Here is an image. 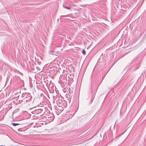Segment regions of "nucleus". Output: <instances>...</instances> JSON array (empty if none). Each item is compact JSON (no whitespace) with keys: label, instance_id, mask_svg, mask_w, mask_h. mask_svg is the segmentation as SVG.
<instances>
[{"label":"nucleus","instance_id":"aec40b11","mask_svg":"<svg viewBox=\"0 0 146 146\" xmlns=\"http://www.w3.org/2000/svg\"><path fill=\"white\" fill-rule=\"evenodd\" d=\"M46 95H47L46 93Z\"/></svg>","mask_w":146,"mask_h":146},{"label":"nucleus","instance_id":"20e7f679","mask_svg":"<svg viewBox=\"0 0 146 146\" xmlns=\"http://www.w3.org/2000/svg\"><path fill=\"white\" fill-rule=\"evenodd\" d=\"M28 96V97L26 98L22 99V101H23L25 103L30 102L32 99V97L30 94H29Z\"/></svg>","mask_w":146,"mask_h":146},{"label":"nucleus","instance_id":"dca6fc26","mask_svg":"<svg viewBox=\"0 0 146 146\" xmlns=\"http://www.w3.org/2000/svg\"><path fill=\"white\" fill-rule=\"evenodd\" d=\"M36 68L38 69V70L39 69V67H36Z\"/></svg>","mask_w":146,"mask_h":146},{"label":"nucleus","instance_id":"7ed1b4c3","mask_svg":"<svg viewBox=\"0 0 146 146\" xmlns=\"http://www.w3.org/2000/svg\"><path fill=\"white\" fill-rule=\"evenodd\" d=\"M42 75H39V74H36L35 75V79L36 80V84H37V82H39V81L38 80V79H39L40 78V77L41 78V82H42V80L43 79V80H44V83L45 82V78H44V76H43V78L42 77Z\"/></svg>","mask_w":146,"mask_h":146},{"label":"nucleus","instance_id":"9b49d317","mask_svg":"<svg viewBox=\"0 0 146 146\" xmlns=\"http://www.w3.org/2000/svg\"><path fill=\"white\" fill-rule=\"evenodd\" d=\"M94 96L93 97L92 96L91 98V102L90 103V104H91V103L92 102L93 100H94Z\"/></svg>","mask_w":146,"mask_h":146},{"label":"nucleus","instance_id":"f3484780","mask_svg":"<svg viewBox=\"0 0 146 146\" xmlns=\"http://www.w3.org/2000/svg\"><path fill=\"white\" fill-rule=\"evenodd\" d=\"M42 95H44V94H41V96H42Z\"/></svg>","mask_w":146,"mask_h":146},{"label":"nucleus","instance_id":"ddd939ff","mask_svg":"<svg viewBox=\"0 0 146 146\" xmlns=\"http://www.w3.org/2000/svg\"><path fill=\"white\" fill-rule=\"evenodd\" d=\"M82 53L84 54H85L86 53V51L84 50H83L82 51Z\"/></svg>","mask_w":146,"mask_h":146},{"label":"nucleus","instance_id":"f8f14e48","mask_svg":"<svg viewBox=\"0 0 146 146\" xmlns=\"http://www.w3.org/2000/svg\"><path fill=\"white\" fill-rule=\"evenodd\" d=\"M49 70H48L46 69V75H49L50 73L49 72Z\"/></svg>","mask_w":146,"mask_h":146},{"label":"nucleus","instance_id":"423d86ee","mask_svg":"<svg viewBox=\"0 0 146 146\" xmlns=\"http://www.w3.org/2000/svg\"><path fill=\"white\" fill-rule=\"evenodd\" d=\"M42 111V110L41 109H38L37 110H35L34 111L32 112V113L33 114H38L41 113Z\"/></svg>","mask_w":146,"mask_h":146},{"label":"nucleus","instance_id":"6e6552de","mask_svg":"<svg viewBox=\"0 0 146 146\" xmlns=\"http://www.w3.org/2000/svg\"><path fill=\"white\" fill-rule=\"evenodd\" d=\"M38 82H38L37 84H36L37 85L36 86L37 87V88H39V87H40L41 86V85H40L41 83H40Z\"/></svg>","mask_w":146,"mask_h":146},{"label":"nucleus","instance_id":"1a4fd4ad","mask_svg":"<svg viewBox=\"0 0 146 146\" xmlns=\"http://www.w3.org/2000/svg\"><path fill=\"white\" fill-rule=\"evenodd\" d=\"M64 7V8L68 9H71V8L69 6H63Z\"/></svg>","mask_w":146,"mask_h":146},{"label":"nucleus","instance_id":"f257e3e1","mask_svg":"<svg viewBox=\"0 0 146 146\" xmlns=\"http://www.w3.org/2000/svg\"><path fill=\"white\" fill-rule=\"evenodd\" d=\"M51 106L49 100L46 99V124L52 121L54 118V115L50 111L52 110Z\"/></svg>","mask_w":146,"mask_h":146},{"label":"nucleus","instance_id":"2eb2a0df","mask_svg":"<svg viewBox=\"0 0 146 146\" xmlns=\"http://www.w3.org/2000/svg\"><path fill=\"white\" fill-rule=\"evenodd\" d=\"M66 16H67L66 15H62V16H61V17H66Z\"/></svg>","mask_w":146,"mask_h":146},{"label":"nucleus","instance_id":"9d476101","mask_svg":"<svg viewBox=\"0 0 146 146\" xmlns=\"http://www.w3.org/2000/svg\"><path fill=\"white\" fill-rule=\"evenodd\" d=\"M13 125L14 126H16L17 125H20L19 124V123H12Z\"/></svg>","mask_w":146,"mask_h":146},{"label":"nucleus","instance_id":"4468645a","mask_svg":"<svg viewBox=\"0 0 146 146\" xmlns=\"http://www.w3.org/2000/svg\"><path fill=\"white\" fill-rule=\"evenodd\" d=\"M22 100H19V102L18 103H21V102H23V101H22Z\"/></svg>","mask_w":146,"mask_h":146},{"label":"nucleus","instance_id":"f03ea898","mask_svg":"<svg viewBox=\"0 0 146 146\" xmlns=\"http://www.w3.org/2000/svg\"><path fill=\"white\" fill-rule=\"evenodd\" d=\"M54 103H56L57 106H56L55 109L58 111V112H60L64 110V109L65 108V107L62 104V99L58 96H54Z\"/></svg>","mask_w":146,"mask_h":146},{"label":"nucleus","instance_id":"6ab92c4d","mask_svg":"<svg viewBox=\"0 0 146 146\" xmlns=\"http://www.w3.org/2000/svg\"><path fill=\"white\" fill-rule=\"evenodd\" d=\"M48 96V97L49 98H50L49 97V96H48H48Z\"/></svg>","mask_w":146,"mask_h":146},{"label":"nucleus","instance_id":"0eeeda50","mask_svg":"<svg viewBox=\"0 0 146 146\" xmlns=\"http://www.w3.org/2000/svg\"><path fill=\"white\" fill-rule=\"evenodd\" d=\"M29 94H30L28 93H23L22 94V97L23 99H25L28 97Z\"/></svg>","mask_w":146,"mask_h":146},{"label":"nucleus","instance_id":"a211bd4d","mask_svg":"<svg viewBox=\"0 0 146 146\" xmlns=\"http://www.w3.org/2000/svg\"><path fill=\"white\" fill-rule=\"evenodd\" d=\"M48 78V76H46V79H47Z\"/></svg>","mask_w":146,"mask_h":146},{"label":"nucleus","instance_id":"39448f33","mask_svg":"<svg viewBox=\"0 0 146 146\" xmlns=\"http://www.w3.org/2000/svg\"><path fill=\"white\" fill-rule=\"evenodd\" d=\"M46 86H47L48 90L50 91V88H51L52 87V82L51 80L49 82V83H48L49 81L46 80Z\"/></svg>","mask_w":146,"mask_h":146}]
</instances>
